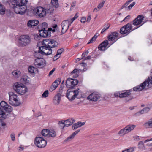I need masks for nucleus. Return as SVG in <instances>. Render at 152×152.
Returning a JSON list of instances; mask_svg holds the SVG:
<instances>
[{"label": "nucleus", "instance_id": "7ed1b4c3", "mask_svg": "<svg viewBox=\"0 0 152 152\" xmlns=\"http://www.w3.org/2000/svg\"><path fill=\"white\" fill-rule=\"evenodd\" d=\"M42 44L43 45L39 47V52L41 55H48L52 54V50L51 47L46 42V41L43 40L42 42Z\"/></svg>", "mask_w": 152, "mask_h": 152}, {"label": "nucleus", "instance_id": "412c9836", "mask_svg": "<svg viewBox=\"0 0 152 152\" xmlns=\"http://www.w3.org/2000/svg\"><path fill=\"white\" fill-rule=\"evenodd\" d=\"M21 82L26 85H28L30 83V78L27 76H24L21 79Z\"/></svg>", "mask_w": 152, "mask_h": 152}, {"label": "nucleus", "instance_id": "20e7f679", "mask_svg": "<svg viewBox=\"0 0 152 152\" xmlns=\"http://www.w3.org/2000/svg\"><path fill=\"white\" fill-rule=\"evenodd\" d=\"M28 11L32 13L34 15L40 18L43 17L46 15L45 10L40 6H37L35 8L33 7L32 8L29 9Z\"/></svg>", "mask_w": 152, "mask_h": 152}, {"label": "nucleus", "instance_id": "4c0bfd02", "mask_svg": "<svg viewBox=\"0 0 152 152\" xmlns=\"http://www.w3.org/2000/svg\"><path fill=\"white\" fill-rule=\"evenodd\" d=\"M20 74V72L17 70H15L12 72V74L15 77H18Z\"/></svg>", "mask_w": 152, "mask_h": 152}, {"label": "nucleus", "instance_id": "4d7b16f0", "mask_svg": "<svg viewBox=\"0 0 152 152\" xmlns=\"http://www.w3.org/2000/svg\"><path fill=\"white\" fill-rule=\"evenodd\" d=\"M78 17V13H77L75 14V16L71 19V20H72V22H73L76 19H77Z\"/></svg>", "mask_w": 152, "mask_h": 152}, {"label": "nucleus", "instance_id": "052dcab7", "mask_svg": "<svg viewBox=\"0 0 152 152\" xmlns=\"http://www.w3.org/2000/svg\"><path fill=\"white\" fill-rule=\"evenodd\" d=\"M144 145V143L142 141H140L139 142L138 145L139 148H141L142 146Z\"/></svg>", "mask_w": 152, "mask_h": 152}, {"label": "nucleus", "instance_id": "dca6fc26", "mask_svg": "<svg viewBox=\"0 0 152 152\" xmlns=\"http://www.w3.org/2000/svg\"><path fill=\"white\" fill-rule=\"evenodd\" d=\"M61 96H55L53 98V102L56 105H58L61 100Z\"/></svg>", "mask_w": 152, "mask_h": 152}, {"label": "nucleus", "instance_id": "e2e57ef3", "mask_svg": "<svg viewBox=\"0 0 152 152\" xmlns=\"http://www.w3.org/2000/svg\"><path fill=\"white\" fill-rule=\"evenodd\" d=\"M11 138L12 141L15 140V134L14 133H12L11 134Z\"/></svg>", "mask_w": 152, "mask_h": 152}, {"label": "nucleus", "instance_id": "f8f14e48", "mask_svg": "<svg viewBox=\"0 0 152 152\" xmlns=\"http://www.w3.org/2000/svg\"><path fill=\"white\" fill-rule=\"evenodd\" d=\"M44 28H43V29L39 30V36L44 38L50 37L51 35H50L48 28L47 30H44Z\"/></svg>", "mask_w": 152, "mask_h": 152}, {"label": "nucleus", "instance_id": "79ce46f5", "mask_svg": "<svg viewBox=\"0 0 152 152\" xmlns=\"http://www.w3.org/2000/svg\"><path fill=\"white\" fill-rule=\"evenodd\" d=\"M9 1L10 2V3L13 5V6H14L20 4V3L18 2L17 0H10Z\"/></svg>", "mask_w": 152, "mask_h": 152}, {"label": "nucleus", "instance_id": "6e6d98bb", "mask_svg": "<svg viewBox=\"0 0 152 152\" xmlns=\"http://www.w3.org/2000/svg\"><path fill=\"white\" fill-rule=\"evenodd\" d=\"M143 109L144 110V113H146L150 110V109L149 107H146L144 108Z\"/></svg>", "mask_w": 152, "mask_h": 152}, {"label": "nucleus", "instance_id": "f3484780", "mask_svg": "<svg viewBox=\"0 0 152 152\" xmlns=\"http://www.w3.org/2000/svg\"><path fill=\"white\" fill-rule=\"evenodd\" d=\"M131 91H132V90L122 91V92L125 91V92L123 93H121V91L116 92L114 93V95H130L131 94L130 92Z\"/></svg>", "mask_w": 152, "mask_h": 152}, {"label": "nucleus", "instance_id": "09e8293b", "mask_svg": "<svg viewBox=\"0 0 152 152\" xmlns=\"http://www.w3.org/2000/svg\"><path fill=\"white\" fill-rule=\"evenodd\" d=\"M88 53V50H86L83 53L82 55V58H81L82 59H83L84 58L85 56L86 55H87Z\"/></svg>", "mask_w": 152, "mask_h": 152}, {"label": "nucleus", "instance_id": "4468645a", "mask_svg": "<svg viewBox=\"0 0 152 152\" xmlns=\"http://www.w3.org/2000/svg\"><path fill=\"white\" fill-rule=\"evenodd\" d=\"M44 40L46 41V42H48V44L50 47H51V48L56 47L58 45V43L54 39H45Z\"/></svg>", "mask_w": 152, "mask_h": 152}, {"label": "nucleus", "instance_id": "c85d7f7f", "mask_svg": "<svg viewBox=\"0 0 152 152\" xmlns=\"http://www.w3.org/2000/svg\"><path fill=\"white\" fill-rule=\"evenodd\" d=\"M49 132V130L48 129H44L42 131L41 133L42 136L48 137V136H49L48 135L49 132Z\"/></svg>", "mask_w": 152, "mask_h": 152}, {"label": "nucleus", "instance_id": "6ab92c4d", "mask_svg": "<svg viewBox=\"0 0 152 152\" xmlns=\"http://www.w3.org/2000/svg\"><path fill=\"white\" fill-rule=\"evenodd\" d=\"M116 98H123L124 99L126 102L129 101L133 99V97L132 96H115Z\"/></svg>", "mask_w": 152, "mask_h": 152}, {"label": "nucleus", "instance_id": "8fccbe9b", "mask_svg": "<svg viewBox=\"0 0 152 152\" xmlns=\"http://www.w3.org/2000/svg\"><path fill=\"white\" fill-rule=\"evenodd\" d=\"M64 51V48H61L60 49H58L57 50V54L61 55Z\"/></svg>", "mask_w": 152, "mask_h": 152}, {"label": "nucleus", "instance_id": "2f4dec72", "mask_svg": "<svg viewBox=\"0 0 152 152\" xmlns=\"http://www.w3.org/2000/svg\"><path fill=\"white\" fill-rule=\"evenodd\" d=\"M4 109L6 112L8 113L11 112L13 110L12 107L8 104L6 105Z\"/></svg>", "mask_w": 152, "mask_h": 152}, {"label": "nucleus", "instance_id": "f03ea898", "mask_svg": "<svg viewBox=\"0 0 152 152\" xmlns=\"http://www.w3.org/2000/svg\"><path fill=\"white\" fill-rule=\"evenodd\" d=\"M151 73H152V69L150 71ZM147 85L148 87H151L152 85V76L149 77L148 79L140 85L133 88V91H140L143 90Z\"/></svg>", "mask_w": 152, "mask_h": 152}, {"label": "nucleus", "instance_id": "603ef678", "mask_svg": "<svg viewBox=\"0 0 152 152\" xmlns=\"http://www.w3.org/2000/svg\"><path fill=\"white\" fill-rule=\"evenodd\" d=\"M95 40V35H94L92 38L90 40L89 42L87 43V44L92 43L94 40Z\"/></svg>", "mask_w": 152, "mask_h": 152}, {"label": "nucleus", "instance_id": "a878e982", "mask_svg": "<svg viewBox=\"0 0 152 152\" xmlns=\"http://www.w3.org/2000/svg\"><path fill=\"white\" fill-rule=\"evenodd\" d=\"M61 81V79L60 78H58L56 79L55 81L52 83V85L55 88H56L58 85L60 84Z\"/></svg>", "mask_w": 152, "mask_h": 152}, {"label": "nucleus", "instance_id": "13d9d810", "mask_svg": "<svg viewBox=\"0 0 152 152\" xmlns=\"http://www.w3.org/2000/svg\"><path fill=\"white\" fill-rule=\"evenodd\" d=\"M127 5L125 3L121 7V8L120 9V10H122V9L125 8L126 9H127L126 10H127Z\"/></svg>", "mask_w": 152, "mask_h": 152}, {"label": "nucleus", "instance_id": "bb28decb", "mask_svg": "<svg viewBox=\"0 0 152 152\" xmlns=\"http://www.w3.org/2000/svg\"><path fill=\"white\" fill-rule=\"evenodd\" d=\"M79 88L77 89L76 90H73L72 91L70 89H68L67 91V94L66 95H69L70 94L71 92H73L74 93V95H78L79 94Z\"/></svg>", "mask_w": 152, "mask_h": 152}, {"label": "nucleus", "instance_id": "473e14b6", "mask_svg": "<svg viewBox=\"0 0 152 152\" xmlns=\"http://www.w3.org/2000/svg\"><path fill=\"white\" fill-rule=\"evenodd\" d=\"M127 133H128L125 127L121 129L118 132V134L121 135H124Z\"/></svg>", "mask_w": 152, "mask_h": 152}, {"label": "nucleus", "instance_id": "393cba45", "mask_svg": "<svg viewBox=\"0 0 152 152\" xmlns=\"http://www.w3.org/2000/svg\"><path fill=\"white\" fill-rule=\"evenodd\" d=\"M49 132L48 137H55L56 136V133L53 130L50 129L49 130V132Z\"/></svg>", "mask_w": 152, "mask_h": 152}, {"label": "nucleus", "instance_id": "680f3d73", "mask_svg": "<svg viewBox=\"0 0 152 152\" xmlns=\"http://www.w3.org/2000/svg\"><path fill=\"white\" fill-rule=\"evenodd\" d=\"M48 31L50 34V35H51V31H52L53 33L55 32L56 31L55 29H52L51 28H48Z\"/></svg>", "mask_w": 152, "mask_h": 152}, {"label": "nucleus", "instance_id": "c03bdc74", "mask_svg": "<svg viewBox=\"0 0 152 152\" xmlns=\"http://www.w3.org/2000/svg\"><path fill=\"white\" fill-rule=\"evenodd\" d=\"M35 69H36V68L34 67L30 66L28 68V70L30 73L34 74V70Z\"/></svg>", "mask_w": 152, "mask_h": 152}, {"label": "nucleus", "instance_id": "e433bc0d", "mask_svg": "<svg viewBox=\"0 0 152 152\" xmlns=\"http://www.w3.org/2000/svg\"><path fill=\"white\" fill-rule=\"evenodd\" d=\"M40 53L39 52H35L34 54V56L35 57L37 58V59L35 60V61H37L38 60L41 59L42 57V56L39 54Z\"/></svg>", "mask_w": 152, "mask_h": 152}, {"label": "nucleus", "instance_id": "7c9ffc66", "mask_svg": "<svg viewBox=\"0 0 152 152\" xmlns=\"http://www.w3.org/2000/svg\"><path fill=\"white\" fill-rule=\"evenodd\" d=\"M150 121L145 123L144 126L147 128H152V118L151 119Z\"/></svg>", "mask_w": 152, "mask_h": 152}, {"label": "nucleus", "instance_id": "5fc2aeb1", "mask_svg": "<svg viewBox=\"0 0 152 152\" xmlns=\"http://www.w3.org/2000/svg\"><path fill=\"white\" fill-rule=\"evenodd\" d=\"M92 96H88L87 97V99L94 101L95 100H94V96L93 97H92Z\"/></svg>", "mask_w": 152, "mask_h": 152}, {"label": "nucleus", "instance_id": "9b49d317", "mask_svg": "<svg viewBox=\"0 0 152 152\" xmlns=\"http://www.w3.org/2000/svg\"><path fill=\"white\" fill-rule=\"evenodd\" d=\"M144 17L142 15H138L133 21V24L135 26H137L143 23V20Z\"/></svg>", "mask_w": 152, "mask_h": 152}, {"label": "nucleus", "instance_id": "b1692460", "mask_svg": "<svg viewBox=\"0 0 152 152\" xmlns=\"http://www.w3.org/2000/svg\"><path fill=\"white\" fill-rule=\"evenodd\" d=\"M6 116L5 113L3 111L2 108L0 107V120H3L6 118Z\"/></svg>", "mask_w": 152, "mask_h": 152}, {"label": "nucleus", "instance_id": "ea45409f", "mask_svg": "<svg viewBox=\"0 0 152 152\" xmlns=\"http://www.w3.org/2000/svg\"><path fill=\"white\" fill-rule=\"evenodd\" d=\"M5 9L4 7L0 3V14H5Z\"/></svg>", "mask_w": 152, "mask_h": 152}, {"label": "nucleus", "instance_id": "3c124183", "mask_svg": "<svg viewBox=\"0 0 152 152\" xmlns=\"http://www.w3.org/2000/svg\"><path fill=\"white\" fill-rule=\"evenodd\" d=\"M76 4V1H74L72 2L71 7L70 8V10H71L73 9V8L75 7Z\"/></svg>", "mask_w": 152, "mask_h": 152}, {"label": "nucleus", "instance_id": "de8ad7c7", "mask_svg": "<svg viewBox=\"0 0 152 152\" xmlns=\"http://www.w3.org/2000/svg\"><path fill=\"white\" fill-rule=\"evenodd\" d=\"M63 87H60L59 91L57 92L56 95H61L63 92Z\"/></svg>", "mask_w": 152, "mask_h": 152}, {"label": "nucleus", "instance_id": "0e129e2a", "mask_svg": "<svg viewBox=\"0 0 152 152\" xmlns=\"http://www.w3.org/2000/svg\"><path fill=\"white\" fill-rule=\"evenodd\" d=\"M78 128L76 124H74L72 126V129L73 130H75L77 129Z\"/></svg>", "mask_w": 152, "mask_h": 152}, {"label": "nucleus", "instance_id": "1a4fd4ad", "mask_svg": "<svg viewBox=\"0 0 152 152\" xmlns=\"http://www.w3.org/2000/svg\"><path fill=\"white\" fill-rule=\"evenodd\" d=\"M12 8L16 13L20 15L24 14L27 9V6L23 7L22 6L20 5V4L13 6Z\"/></svg>", "mask_w": 152, "mask_h": 152}, {"label": "nucleus", "instance_id": "f257e3e1", "mask_svg": "<svg viewBox=\"0 0 152 152\" xmlns=\"http://www.w3.org/2000/svg\"><path fill=\"white\" fill-rule=\"evenodd\" d=\"M118 37V33L117 32L115 31L111 32L107 36L108 40H104L99 45V50H105L119 38Z\"/></svg>", "mask_w": 152, "mask_h": 152}, {"label": "nucleus", "instance_id": "cd10ccee", "mask_svg": "<svg viewBox=\"0 0 152 152\" xmlns=\"http://www.w3.org/2000/svg\"><path fill=\"white\" fill-rule=\"evenodd\" d=\"M67 98L71 101L74 100L75 98H81L82 96H66Z\"/></svg>", "mask_w": 152, "mask_h": 152}, {"label": "nucleus", "instance_id": "aec40b11", "mask_svg": "<svg viewBox=\"0 0 152 152\" xmlns=\"http://www.w3.org/2000/svg\"><path fill=\"white\" fill-rule=\"evenodd\" d=\"M80 130L78 129L74 132L70 136H69L66 138L64 142H67L70 141L72 139H73L75 136L80 131Z\"/></svg>", "mask_w": 152, "mask_h": 152}, {"label": "nucleus", "instance_id": "bf43d9fd", "mask_svg": "<svg viewBox=\"0 0 152 152\" xmlns=\"http://www.w3.org/2000/svg\"><path fill=\"white\" fill-rule=\"evenodd\" d=\"M130 18V15H129L124 18V19L123 20V21H127Z\"/></svg>", "mask_w": 152, "mask_h": 152}, {"label": "nucleus", "instance_id": "f704fd0d", "mask_svg": "<svg viewBox=\"0 0 152 152\" xmlns=\"http://www.w3.org/2000/svg\"><path fill=\"white\" fill-rule=\"evenodd\" d=\"M51 3L53 6L55 8H57L58 7V0H51Z\"/></svg>", "mask_w": 152, "mask_h": 152}, {"label": "nucleus", "instance_id": "c9c22d12", "mask_svg": "<svg viewBox=\"0 0 152 152\" xmlns=\"http://www.w3.org/2000/svg\"><path fill=\"white\" fill-rule=\"evenodd\" d=\"M105 0H103L97 6V7L96 9L97 11H98L101 8L103 7L104 4L105 2Z\"/></svg>", "mask_w": 152, "mask_h": 152}, {"label": "nucleus", "instance_id": "423d86ee", "mask_svg": "<svg viewBox=\"0 0 152 152\" xmlns=\"http://www.w3.org/2000/svg\"><path fill=\"white\" fill-rule=\"evenodd\" d=\"M15 86V91L19 94L23 95L27 91V87L22 84L16 83Z\"/></svg>", "mask_w": 152, "mask_h": 152}, {"label": "nucleus", "instance_id": "ddd939ff", "mask_svg": "<svg viewBox=\"0 0 152 152\" xmlns=\"http://www.w3.org/2000/svg\"><path fill=\"white\" fill-rule=\"evenodd\" d=\"M61 34H64L68 30L69 26V22L67 20L63 21L61 24Z\"/></svg>", "mask_w": 152, "mask_h": 152}, {"label": "nucleus", "instance_id": "37998d69", "mask_svg": "<svg viewBox=\"0 0 152 152\" xmlns=\"http://www.w3.org/2000/svg\"><path fill=\"white\" fill-rule=\"evenodd\" d=\"M28 2V0H21L20 1V5L22 6L23 7L26 6Z\"/></svg>", "mask_w": 152, "mask_h": 152}, {"label": "nucleus", "instance_id": "72a5a7b5", "mask_svg": "<svg viewBox=\"0 0 152 152\" xmlns=\"http://www.w3.org/2000/svg\"><path fill=\"white\" fill-rule=\"evenodd\" d=\"M71 82V88H72L74 87L78 84V81L77 79H72Z\"/></svg>", "mask_w": 152, "mask_h": 152}, {"label": "nucleus", "instance_id": "58836bf2", "mask_svg": "<svg viewBox=\"0 0 152 152\" xmlns=\"http://www.w3.org/2000/svg\"><path fill=\"white\" fill-rule=\"evenodd\" d=\"M39 27H41V29H43V28H44V30H46V29L48 28V24L47 23L45 22L43 23L41 25L39 24L38 26V28Z\"/></svg>", "mask_w": 152, "mask_h": 152}, {"label": "nucleus", "instance_id": "a211bd4d", "mask_svg": "<svg viewBox=\"0 0 152 152\" xmlns=\"http://www.w3.org/2000/svg\"><path fill=\"white\" fill-rule=\"evenodd\" d=\"M99 96L98 97L96 96V101H101L104 99L105 100H109L110 98V96Z\"/></svg>", "mask_w": 152, "mask_h": 152}, {"label": "nucleus", "instance_id": "4be33fe9", "mask_svg": "<svg viewBox=\"0 0 152 152\" xmlns=\"http://www.w3.org/2000/svg\"><path fill=\"white\" fill-rule=\"evenodd\" d=\"M64 121L65 127H67L72 125L75 121L74 119L70 118Z\"/></svg>", "mask_w": 152, "mask_h": 152}, {"label": "nucleus", "instance_id": "39448f33", "mask_svg": "<svg viewBox=\"0 0 152 152\" xmlns=\"http://www.w3.org/2000/svg\"><path fill=\"white\" fill-rule=\"evenodd\" d=\"M18 41L19 46L24 47L29 44L31 38L28 35H22L19 37Z\"/></svg>", "mask_w": 152, "mask_h": 152}, {"label": "nucleus", "instance_id": "49530a36", "mask_svg": "<svg viewBox=\"0 0 152 152\" xmlns=\"http://www.w3.org/2000/svg\"><path fill=\"white\" fill-rule=\"evenodd\" d=\"M135 4L136 3L135 2H133L129 6L127 7V10H130L132 7L135 5Z\"/></svg>", "mask_w": 152, "mask_h": 152}, {"label": "nucleus", "instance_id": "c756f323", "mask_svg": "<svg viewBox=\"0 0 152 152\" xmlns=\"http://www.w3.org/2000/svg\"><path fill=\"white\" fill-rule=\"evenodd\" d=\"M71 80L72 78H68L66 80V85L67 88H71Z\"/></svg>", "mask_w": 152, "mask_h": 152}, {"label": "nucleus", "instance_id": "338daca9", "mask_svg": "<svg viewBox=\"0 0 152 152\" xmlns=\"http://www.w3.org/2000/svg\"><path fill=\"white\" fill-rule=\"evenodd\" d=\"M55 68H53L52 70H51L49 72L48 76H50L55 71Z\"/></svg>", "mask_w": 152, "mask_h": 152}, {"label": "nucleus", "instance_id": "a19ab883", "mask_svg": "<svg viewBox=\"0 0 152 152\" xmlns=\"http://www.w3.org/2000/svg\"><path fill=\"white\" fill-rule=\"evenodd\" d=\"M61 129H63L65 126V125L64 121H60L58 123Z\"/></svg>", "mask_w": 152, "mask_h": 152}, {"label": "nucleus", "instance_id": "864d4df0", "mask_svg": "<svg viewBox=\"0 0 152 152\" xmlns=\"http://www.w3.org/2000/svg\"><path fill=\"white\" fill-rule=\"evenodd\" d=\"M133 147H130L129 148V149H127V150L129 151V152H133L134 150V148Z\"/></svg>", "mask_w": 152, "mask_h": 152}, {"label": "nucleus", "instance_id": "774afa93", "mask_svg": "<svg viewBox=\"0 0 152 152\" xmlns=\"http://www.w3.org/2000/svg\"><path fill=\"white\" fill-rule=\"evenodd\" d=\"M110 26H109L108 27H107L106 28H104L102 30L101 33L102 34L107 29L109 28V27Z\"/></svg>", "mask_w": 152, "mask_h": 152}, {"label": "nucleus", "instance_id": "2eb2a0df", "mask_svg": "<svg viewBox=\"0 0 152 152\" xmlns=\"http://www.w3.org/2000/svg\"><path fill=\"white\" fill-rule=\"evenodd\" d=\"M39 23V21L37 20H30L28 21L27 25L28 27L34 28L35 26L37 25Z\"/></svg>", "mask_w": 152, "mask_h": 152}, {"label": "nucleus", "instance_id": "69168bd1", "mask_svg": "<svg viewBox=\"0 0 152 152\" xmlns=\"http://www.w3.org/2000/svg\"><path fill=\"white\" fill-rule=\"evenodd\" d=\"M58 55H59L57 54V53L54 56L53 58V61H55L59 58V57L57 58L58 56Z\"/></svg>", "mask_w": 152, "mask_h": 152}, {"label": "nucleus", "instance_id": "a18cd8bd", "mask_svg": "<svg viewBox=\"0 0 152 152\" xmlns=\"http://www.w3.org/2000/svg\"><path fill=\"white\" fill-rule=\"evenodd\" d=\"M8 104L4 101H2L0 103V105L2 108H4Z\"/></svg>", "mask_w": 152, "mask_h": 152}, {"label": "nucleus", "instance_id": "9d476101", "mask_svg": "<svg viewBox=\"0 0 152 152\" xmlns=\"http://www.w3.org/2000/svg\"><path fill=\"white\" fill-rule=\"evenodd\" d=\"M10 103L12 105L15 106L19 105L20 102L17 98V96H9Z\"/></svg>", "mask_w": 152, "mask_h": 152}, {"label": "nucleus", "instance_id": "0eeeda50", "mask_svg": "<svg viewBox=\"0 0 152 152\" xmlns=\"http://www.w3.org/2000/svg\"><path fill=\"white\" fill-rule=\"evenodd\" d=\"M34 143L35 145L39 148L45 147L47 145V141L43 137H37L35 138Z\"/></svg>", "mask_w": 152, "mask_h": 152}, {"label": "nucleus", "instance_id": "5701e85b", "mask_svg": "<svg viewBox=\"0 0 152 152\" xmlns=\"http://www.w3.org/2000/svg\"><path fill=\"white\" fill-rule=\"evenodd\" d=\"M135 127L136 126L135 125L129 124L126 126L125 128L127 133H128L131 131L133 130Z\"/></svg>", "mask_w": 152, "mask_h": 152}, {"label": "nucleus", "instance_id": "6e6552de", "mask_svg": "<svg viewBox=\"0 0 152 152\" xmlns=\"http://www.w3.org/2000/svg\"><path fill=\"white\" fill-rule=\"evenodd\" d=\"M134 30L135 29H132V24L128 23L120 28V33L122 34H126V35H127Z\"/></svg>", "mask_w": 152, "mask_h": 152}]
</instances>
